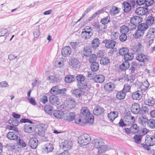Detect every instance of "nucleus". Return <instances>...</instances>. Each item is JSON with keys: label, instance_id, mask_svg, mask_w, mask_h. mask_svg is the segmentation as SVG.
<instances>
[{"label": "nucleus", "instance_id": "obj_18", "mask_svg": "<svg viewBox=\"0 0 155 155\" xmlns=\"http://www.w3.org/2000/svg\"><path fill=\"white\" fill-rule=\"evenodd\" d=\"M143 48V47L141 43H137L134 44L132 49L134 52L138 53L142 51Z\"/></svg>", "mask_w": 155, "mask_h": 155}, {"label": "nucleus", "instance_id": "obj_26", "mask_svg": "<svg viewBox=\"0 0 155 155\" xmlns=\"http://www.w3.org/2000/svg\"><path fill=\"white\" fill-rule=\"evenodd\" d=\"M118 113V112L113 111L111 112L108 115V119L111 122H113L114 120L117 117Z\"/></svg>", "mask_w": 155, "mask_h": 155}, {"label": "nucleus", "instance_id": "obj_22", "mask_svg": "<svg viewBox=\"0 0 155 155\" xmlns=\"http://www.w3.org/2000/svg\"><path fill=\"white\" fill-rule=\"evenodd\" d=\"M95 27L97 29H98V32L104 33L106 31V29L107 28V25L103 24H100L99 23H97L96 24Z\"/></svg>", "mask_w": 155, "mask_h": 155}, {"label": "nucleus", "instance_id": "obj_7", "mask_svg": "<svg viewBox=\"0 0 155 155\" xmlns=\"http://www.w3.org/2000/svg\"><path fill=\"white\" fill-rule=\"evenodd\" d=\"M137 84L138 89L140 90V91L142 92L143 94L147 90L150 85V84L147 80L143 83L138 82L137 83Z\"/></svg>", "mask_w": 155, "mask_h": 155}, {"label": "nucleus", "instance_id": "obj_1", "mask_svg": "<svg viewBox=\"0 0 155 155\" xmlns=\"http://www.w3.org/2000/svg\"><path fill=\"white\" fill-rule=\"evenodd\" d=\"M81 114L83 115L86 122L91 125L93 124L94 120V116L91 114L87 107L82 108L81 110Z\"/></svg>", "mask_w": 155, "mask_h": 155}, {"label": "nucleus", "instance_id": "obj_52", "mask_svg": "<svg viewBox=\"0 0 155 155\" xmlns=\"http://www.w3.org/2000/svg\"><path fill=\"white\" fill-rule=\"evenodd\" d=\"M75 78L73 75H69L65 78V81L67 83H70L74 81L75 80Z\"/></svg>", "mask_w": 155, "mask_h": 155}, {"label": "nucleus", "instance_id": "obj_31", "mask_svg": "<svg viewBox=\"0 0 155 155\" xmlns=\"http://www.w3.org/2000/svg\"><path fill=\"white\" fill-rule=\"evenodd\" d=\"M109 147V146L104 144L99 148H97L98 149V154H101L105 152L108 149Z\"/></svg>", "mask_w": 155, "mask_h": 155}, {"label": "nucleus", "instance_id": "obj_29", "mask_svg": "<svg viewBox=\"0 0 155 155\" xmlns=\"http://www.w3.org/2000/svg\"><path fill=\"white\" fill-rule=\"evenodd\" d=\"M144 103L145 105L150 106H152L155 104V99L152 97H149L145 100Z\"/></svg>", "mask_w": 155, "mask_h": 155}, {"label": "nucleus", "instance_id": "obj_13", "mask_svg": "<svg viewBox=\"0 0 155 155\" xmlns=\"http://www.w3.org/2000/svg\"><path fill=\"white\" fill-rule=\"evenodd\" d=\"M28 145L31 148L36 149L38 145V140L35 137L31 138L29 139Z\"/></svg>", "mask_w": 155, "mask_h": 155}, {"label": "nucleus", "instance_id": "obj_48", "mask_svg": "<svg viewBox=\"0 0 155 155\" xmlns=\"http://www.w3.org/2000/svg\"><path fill=\"white\" fill-rule=\"evenodd\" d=\"M134 58V54L131 53H127L124 56V59L126 61H128L133 59Z\"/></svg>", "mask_w": 155, "mask_h": 155}, {"label": "nucleus", "instance_id": "obj_32", "mask_svg": "<svg viewBox=\"0 0 155 155\" xmlns=\"http://www.w3.org/2000/svg\"><path fill=\"white\" fill-rule=\"evenodd\" d=\"M7 138L11 140H16L18 138V135L14 132H9L7 135Z\"/></svg>", "mask_w": 155, "mask_h": 155}, {"label": "nucleus", "instance_id": "obj_47", "mask_svg": "<svg viewBox=\"0 0 155 155\" xmlns=\"http://www.w3.org/2000/svg\"><path fill=\"white\" fill-rule=\"evenodd\" d=\"M44 110L47 113L51 115L52 114V111L53 110V108L51 105L49 104L45 106Z\"/></svg>", "mask_w": 155, "mask_h": 155}, {"label": "nucleus", "instance_id": "obj_55", "mask_svg": "<svg viewBox=\"0 0 155 155\" xmlns=\"http://www.w3.org/2000/svg\"><path fill=\"white\" fill-rule=\"evenodd\" d=\"M119 10L118 8L115 6L112 7L111 9L110 10V12L112 15H115L116 14L118 13Z\"/></svg>", "mask_w": 155, "mask_h": 155}, {"label": "nucleus", "instance_id": "obj_11", "mask_svg": "<svg viewBox=\"0 0 155 155\" xmlns=\"http://www.w3.org/2000/svg\"><path fill=\"white\" fill-rule=\"evenodd\" d=\"M145 143L147 144L152 146L155 144V137L153 136L147 135L145 137Z\"/></svg>", "mask_w": 155, "mask_h": 155}, {"label": "nucleus", "instance_id": "obj_3", "mask_svg": "<svg viewBox=\"0 0 155 155\" xmlns=\"http://www.w3.org/2000/svg\"><path fill=\"white\" fill-rule=\"evenodd\" d=\"M76 79L77 82V86L78 87L81 89H86L87 85L85 81V76L81 74L77 76Z\"/></svg>", "mask_w": 155, "mask_h": 155}, {"label": "nucleus", "instance_id": "obj_19", "mask_svg": "<svg viewBox=\"0 0 155 155\" xmlns=\"http://www.w3.org/2000/svg\"><path fill=\"white\" fill-rule=\"evenodd\" d=\"M148 12L147 8L144 7H140L136 9L135 11L136 13L138 15H144Z\"/></svg>", "mask_w": 155, "mask_h": 155}, {"label": "nucleus", "instance_id": "obj_15", "mask_svg": "<svg viewBox=\"0 0 155 155\" xmlns=\"http://www.w3.org/2000/svg\"><path fill=\"white\" fill-rule=\"evenodd\" d=\"M92 143L94 147L97 148H99L104 144L103 139L101 138L94 139L92 141Z\"/></svg>", "mask_w": 155, "mask_h": 155}, {"label": "nucleus", "instance_id": "obj_63", "mask_svg": "<svg viewBox=\"0 0 155 155\" xmlns=\"http://www.w3.org/2000/svg\"><path fill=\"white\" fill-rule=\"evenodd\" d=\"M39 26H38L35 29L33 32V35L35 38H37L40 35V28Z\"/></svg>", "mask_w": 155, "mask_h": 155}, {"label": "nucleus", "instance_id": "obj_57", "mask_svg": "<svg viewBox=\"0 0 155 155\" xmlns=\"http://www.w3.org/2000/svg\"><path fill=\"white\" fill-rule=\"evenodd\" d=\"M142 136L140 135L136 134L134 137V141L137 143L140 144L141 142Z\"/></svg>", "mask_w": 155, "mask_h": 155}, {"label": "nucleus", "instance_id": "obj_10", "mask_svg": "<svg viewBox=\"0 0 155 155\" xmlns=\"http://www.w3.org/2000/svg\"><path fill=\"white\" fill-rule=\"evenodd\" d=\"M72 145V142L69 140H66L64 142H62L60 145V147H61L64 150L68 151L71 148Z\"/></svg>", "mask_w": 155, "mask_h": 155}, {"label": "nucleus", "instance_id": "obj_25", "mask_svg": "<svg viewBox=\"0 0 155 155\" xmlns=\"http://www.w3.org/2000/svg\"><path fill=\"white\" fill-rule=\"evenodd\" d=\"M3 147L9 151H12L15 150V145L10 143H4L3 144Z\"/></svg>", "mask_w": 155, "mask_h": 155}, {"label": "nucleus", "instance_id": "obj_6", "mask_svg": "<svg viewBox=\"0 0 155 155\" xmlns=\"http://www.w3.org/2000/svg\"><path fill=\"white\" fill-rule=\"evenodd\" d=\"M64 104L68 108L72 109L75 107L76 103L74 99L71 98H67L64 101Z\"/></svg>", "mask_w": 155, "mask_h": 155}, {"label": "nucleus", "instance_id": "obj_16", "mask_svg": "<svg viewBox=\"0 0 155 155\" xmlns=\"http://www.w3.org/2000/svg\"><path fill=\"white\" fill-rule=\"evenodd\" d=\"M136 58L139 61L143 62H147L149 59V57L147 55L143 54H138Z\"/></svg>", "mask_w": 155, "mask_h": 155}, {"label": "nucleus", "instance_id": "obj_17", "mask_svg": "<svg viewBox=\"0 0 155 155\" xmlns=\"http://www.w3.org/2000/svg\"><path fill=\"white\" fill-rule=\"evenodd\" d=\"M53 145L50 143H47L44 145L42 147V151L44 153H48L51 152L53 149Z\"/></svg>", "mask_w": 155, "mask_h": 155}, {"label": "nucleus", "instance_id": "obj_24", "mask_svg": "<svg viewBox=\"0 0 155 155\" xmlns=\"http://www.w3.org/2000/svg\"><path fill=\"white\" fill-rule=\"evenodd\" d=\"M104 111V109L100 106L96 107L93 110L94 114L97 116L101 115Z\"/></svg>", "mask_w": 155, "mask_h": 155}, {"label": "nucleus", "instance_id": "obj_9", "mask_svg": "<svg viewBox=\"0 0 155 155\" xmlns=\"http://www.w3.org/2000/svg\"><path fill=\"white\" fill-rule=\"evenodd\" d=\"M102 42L105 44V47L108 48L113 49L116 44V42L113 40L106 39L103 40Z\"/></svg>", "mask_w": 155, "mask_h": 155}, {"label": "nucleus", "instance_id": "obj_44", "mask_svg": "<svg viewBox=\"0 0 155 155\" xmlns=\"http://www.w3.org/2000/svg\"><path fill=\"white\" fill-rule=\"evenodd\" d=\"M148 28V26L146 23H141L137 26V28L144 32Z\"/></svg>", "mask_w": 155, "mask_h": 155}, {"label": "nucleus", "instance_id": "obj_20", "mask_svg": "<svg viewBox=\"0 0 155 155\" xmlns=\"http://www.w3.org/2000/svg\"><path fill=\"white\" fill-rule=\"evenodd\" d=\"M84 31H83L81 33L82 38L85 40L89 39L93 35V32L91 31H87L85 29H84Z\"/></svg>", "mask_w": 155, "mask_h": 155}, {"label": "nucleus", "instance_id": "obj_46", "mask_svg": "<svg viewBox=\"0 0 155 155\" xmlns=\"http://www.w3.org/2000/svg\"><path fill=\"white\" fill-rule=\"evenodd\" d=\"M99 68L98 63L97 62H93L91 66V68L93 71H97Z\"/></svg>", "mask_w": 155, "mask_h": 155}, {"label": "nucleus", "instance_id": "obj_23", "mask_svg": "<svg viewBox=\"0 0 155 155\" xmlns=\"http://www.w3.org/2000/svg\"><path fill=\"white\" fill-rule=\"evenodd\" d=\"M105 80V77L101 74L96 75L94 78V81L98 83H103Z\"/></svg>", "mask_w": 155, "mask_h": 155}, {"label": "nucleus", "instance_id": "obj_5", "mask_svg": "<svg viewBox=\"0 0 155 155\" xmlns=\"http://www.w3.org/2000/svg\"><path fill=\"white\" fill-rule=\"evenodd\" d=\"M75 115V113L74 112H71L68 110H65L64 111L63 118L64 120L71 121L74 119Z\"/></svg>", "mask_w": 155, "mask_h": 155}, {"label": "nucleus", "instance_id": "obj_38", "mask_svg": "<svg viewBox=\"0 0 155 155\" xmlns=\"http://www.w3.org/2000/svg\"><path fill=\"white\" fill-rule=\"evenodd\" d=\"M122 6L124 8L123 10L125 12H127L130 11L131 6L128 2H124L122 3Z\"/></svg>", "mask_w": 155, "mask_h": 155}, {"label": "nucleus", "instance_id": "obj_27", "mask_svg": "<svg viewBox=\"0 0 155 155\" xmlns=\"http://www.w3.org/2000/svg\"><path fill=\"white\" fill-rule=\"evenodd\" d=\"M146 37L147 38H153L155 37V28H150L148 30Z\"/></svg>", "mask_w": 155, "mask_h": 155}, {"label": "nucleus", "instance_id": "obj_30", "mask_svg": "<svg viewBox=\"0 0 155 155\" xmlns=\"http://www.w3.org/2000/svg\"><path fill=\"white\" fill-rule=\"evenodd\" d=\"M54 116L57 118L61 119L62 117L63 118L64 115V111H62L61 110H54L53 112Z\"/></svg>", "mask_w": 155, "mask_h": 155}, {"label": "nucleus", "instance_id": "obj_42", "mask_svg": "<svg viewBox=\"0 0 155 155\" xmlns=\"http://www.w3.org/2000/svg\"><path fill=\"white\" fill-rule=\"evenodd\" d=\"M148 127L151 129L155 128V120L152 119L148 120L147 123Z\"/></svg>", "mask_w": 155, "mask_h": 155}, {"label": "nucleus", "instance_id": "obj_40", "mask_svg": "<svg viewBox=\"0 0 155 155\" xmlns=\"http://www.w3.org/2000/svg\"><path fill=\"white\" fill-rule=\"evenodd\" d=\"M100 44V41L98 38H95L92 41V47L94 48H96L98 47Z\"/></svg>", "mask_w": 155, "mask_h": 155}, {"label": "nucleus", "instance_id": "obj_58", "mask_svg": "<svg viewBox=\"0 0 155 155\" xmlns=\"http://www.w3.org/2000/svg\"><path fill=\"white\" fill-rule=\"evenodd\" d=\"M110 21V18L107 16L102 18L100 22L101 24L106 25Z\"/></svg>", "mask_w": 155, "mask_h": 155}, {"label": "nucleus", "instance_id": "obj_56", "mask_svg": "<svg viewBox=\"0 0 155 155\" xmlns=\"http://www.w3.org/2000/svg\"><path fill=\"white\" fill-rule=\"evenodd\" d=\"M129 50L127 48H123L120 49L119 51V54L121 55H124L128 52Z\"/></svg>", "mask_w": 155, "mask_h": 155}, {"label": "nucleus", "instance_id": "obj_53", "mask_svg": "<svg viewBox=\"0 0 155 155\" xmlns=\"http://www.w3.org/2000/svg\"><path fill=\"white\" fill-rule=\"evenodd\" d=\"M129 30V28L125 25H122L120 28V31L121 33L126 34L128 32Z\"/></svg>", "mask_w": 155, "mask_h": 155}, {"label": "nucleus", "instance_id": "obj_21", "mask_svg": "<svg viewBox=\"0 0 155 155\" xmlns=\"http://www.w3.org/2000/svg\"><path fill=\"white\" fill-rule=\"evenodd\" d=\"M143 93L140 90L134 92L132 94V97L134 100H139L142 97Z\"/></svg>", "mask_w": 155, "mask_h": 155}, {"label": "nucleus", "instance_id": "obj_49", "mask_svg": "<svg viewBox=\"0 0 155 155\" xmlns=\"http://www.w3.org/2000/svg\"><path fill=\"white\" fill-rule=\"evenodd\" d=\"M139 127L136 124H134L130 127L131 132L134 134L137 133L139 130Z\"/></svg>", "mask_w": 155, "mask_h": 155}, {"label": "nucleus", "instance_id": "obj_43", "mask_svg": "<svg viewBox=\"0 0 155 155\" xmlns=\"http://www.w3.org/2000/svg\"><path fill=\"white\" fill-rule=\"evenodd\" d=\"M130 65V63L128 61H125L120 65V69L123 71L126 70L129 68Z\"/></svg>", "mask_w": 155, "mask_h": 155}, {"label": "nucleus", "instance_id": "obj_39", "mask_svg": "<svg viewBox=\"0 0 155 155\" xmlns=\"http://www.w3.org/2000/svg\"><path fill=\"white\" fill-rule=\"evenodd\" d=\"M126 96L125 92L122 90L118 91L116 97L119 100H122L124 99Z\"/></svg>", "mask_w": 155, "mask_h": 155}, {"label": "nucleus", "instance_id": "obj_64", "mask_svg": "<svg viewBox=\"0 0 155 155\" xmlns=\"http://www.w3.org/2000/svg\"><path fill=\"white\" fill-rule=\"evenodd\" d=\"M120 41L121 42L125 41L127 38V36L126 34L122 33L119 37Z\"/></svg>", "mask_w": 155, "mask_h": 155}, {"label": "nucleus", "instance_id": "obj_33", "mask_svg": "<svg viewBox=\"0 0 155 155\" xmlns=\"http://www.w3.org/2000/svg\"><path fill=\"white\" fill-rule=\"evenodd\" d=\"M115 86L114 84L111 82L105 84L104 88L106 91H110L114 88Z\"/></svg>", "mask_w": 155, "mask_h": 155}, {"label": "nucleus", "instance_id": "obj_59", "mask_svg": "<svg viewBox=\"0 0 155 155\" xmlns=\"http://www.w3.org/2000/svg\"><path fill=\"white\" fill-rule=\"evenodd\" d=\"M8 123L11 124L12 125L14 126H18V124L20 123V122H19L17 120L15 119H12L8 120Z\"/></svg>", "mask_w": 155, "mask_h": 155}, {"label": "nucleus", "instance_id": "obj_8", "mask_svg": "<svg viewBox=\"0 0 155 155\" xmlns=\"http://www.w3.org/2000/svg\"><path fill=\"white\" fill-rule=\"evenodd\" d=\"M131 112L135 114H141L140 105L137 103H134L131 106L130 109Z\"/></svg>", "mask_w": 155, "mask_h": 155}, {"label": "nucleus", "instance_id": "obj_51", "mask_svg": "<svg viewBox=\"0 0 155 155\" xmlns=\"http://www.w3.org/2000/svg\"><path fill=\"white\" fill-rule=\"evenodd\" d=\"M110 62V60L107 57H102L101 58L100 60L101 64L103 65H106Z\"/></svg>", "mask_w": 155, "mask_h": 155}, {"label": "nucleus", "instance_id": "obj_12", "mask_svg": "<svg viewBox=\"0 0 155 155\" xmlns=\"http://www.w3.org/2000/svg\"><path fill=\"white\" fill-rule=\"evenodd\" d=\"M69 64L70 66L74 68H78L80 65L78 60L75 58H71L69 60Z\"/></svg>", "mask_w": 155, "mask_h": 155}, {"label": "nucleus", "instance_id": "obj_36", "mask_svg": "<svg viewBox=\"0 0 155 155\" xmlns=\"http://www.w3.org/2000/svg\"><path fill=\"white\" fill-rule=\"evenodd\" d=\"M84 55L87 57L89 56L91 54V49L90 47H86L84 48L83 51Z\"/></svg>", "mask_w": 155, "mask_h": 155}, {"label": "nucleus", "instance_id": "obj_35", "mask_svg": "<svg viewBox=\"0 0 155 155\" xmlns=\"http://www.w3.org/2000/svg\"><path fill=\"white\" fill-rule=\"evenodd\" d=\"M154 18L152 16L149 15L146 18V23L148 26L153 25L154 23Z\"/></svg>", "mask_w": 155, "mask_h": 155}, {"label": "nucleus", "instance_id": "obj_41", "mask_svg": "<svg viewBox=\"0 0 155 155\" xmlns=\"http://www.w3.org/2000/svg\"><path fill=\"white\" fill-rule=\"evenodd\" d=\"M49 100L50 102L52 104H57L58 101V97L54 95H53L50 97Z\"/></svg>", "mask_w": 155, "mask_h": 155}, {"label": "nucleus", "instance_id": "obj_34", "mask_svg": "<svg viewBox=\"0 0 155 155\" xmlns=\"http://www.w3.org/2000/svg\"><path fill=\"white\" fill-rule=\"evenodd\" d=\"M133 81V80L131 79L130 80H127V83L124 84V88L122 90L124 92H125V93L129 92L130 91L131 87L130 85L128 83H131Z\"/></svg>", "mask_w": 155, "mask_h": 155}, {"label": "nucleus", "instance_id": "obj_2", "mask_svg": "<svg viewBox=\"0 0 155 155\" xmlns=\"http://www.w3.org/2000/svg\"><path fill=\"white\" fill-rule=\"evenodd\" d=\"M91 140V137L89 135L84 134L78 137V141L79 143L81 145L85 146L90 143Z\"/></svg>", "mask_w": 155, "mask_h": 155}, {"label": "nucleus", "instance_id": "obj_61", "mask_svg": "<svg viewBox=\"0 0 155 155\" xmlns=\"http://www.w3.org/2000/svg\"><path fill=\"white\" fill-rule=\"evenodd\" d=\"M137 67V64L135 62H132L131 65L130 70V71L131 73H134Z\"/></svg>", "mask_w": 155, "mask_h": 155}, {"label": "nucleus", "instance_id": "obj_62", "mask_svg": "<svg viewBox=\"0 0 155 155\" xmlns=\"http://www.w3.org/2000/svg\"><path fill=\"white\" fill-rule=\"evenodd\" d=\"M73 93L75 95L76 97H80L83 94L80 89H77L73 91Z\"/></svg>", "mask_w": 155, "mask_h": 155}, {"label": "nucleus", "instance_id": "obj_28", "mask_svg": "<svg viewBox=\"0 0 155 155\" xmlns=\"http://www.w3.org/2000/svg\"><path fill=\"white\" fill-rule=\"evenodd\" d=\"M130 21L134 23L137 26L142 21V18L139 16H135L133 17L130 18Z\"/></svg>", "mask_w": 155, "mask_h": 155}, {"label": "nucleus", "instance_id": "obj_50", "mask_svg": "<svg viewBox=\"0 0 155 155\" xmlns=\"http://www.w3.org/2000/svg\"><path fill=\"white\" fill-rule=\"evenodd\" d=\"M105 9V8H103L102 9H100L96 12L91 17L88 19L89 21H92L93 19L95 18L97 16V15L100 13L101 12L103 11Z\"/></svg>", "mask_w": 155, "mask_h": 155}, {"label": "nucleus", "instance_id": "obj_37", "mask_svg": "<svg viewBox=\"0 0 155 155\" xmlns=\"http://www.w3.org/2000/svg\"><path fill=\"white\" fill-rule=\"evenodd\" d=\"M32 125L27 124H25L24 130V131L27 133H31L32 132L34 129L32 127Z\"/></svg>", "mask_w": 155, "mask_h": 155}, {"label": "nucleus", "instance_id": "obj_14", "mask_svg": "<svg viewBox=\"0 0 155 155\" xmlns=\"http://www.w3.org/2000/svg\"><path fill=\"white\" fill-rule=\"evenodd\" d=\"M71 48L69 46L64 47L61 50V54L63 56L66 57L69 56L71 53Z\"/></svg>", "mask_w": 155, "mask_h": 155}, {"label": "nucleus", "instance_id": "obj_54", "mask_svg": "<svg viewBox=\"0 0 155 155\" xmlns=\"http://www.w3.org/2000/svg\"><path fill=\"white\" fill-rule=\"evenodd\" d=\"M144 33V32L139 29H137L136 31L134 34V36L136 38H139L140 37L142 36Z\"/></svg>", "mask_w": 155, "mask_h": 155}, {"label": "nucleus", "instance_id": "obj_60", "mask_svg": "<svg viewBox=\"0 0 155 155\" xmlns=\"http://www.w3.org/2000/svg\"><path fill=\"white\" fill-rule=\"evenodd\" d=\"M94 71H92L88 72L87 73L86 76L91 80L92 79L94 80V78L95 77V76L96 75Z\"/></svg>", "mask_w": 155, "mask_h": 155}, {"label": "nucleus", "instance_id": "obj_4", "mask_svg": "<svg viewBox=\"0 0 155 155\" xmlns=\"http://www.w3.org/2000/svg\"><path fill=\"white\" fill-rule=\"evenodd\" d=\"M47 128V125L44 124H41L37 125L36 129V134L39 136H42L45 134V130Z\"/></svg>", "mask_w": 155, "mask_h": 155}, {"label": "nucleus", "instance_id": "obj_45", "mask_svg": "<svg viewBox=\"0 0 155 155\" xmlns=\"http://www.w3.org/2000/svg\"><path fill=\"white\" fill-rule=\"evenodd\" d=\"M148 120L147 118L144 115L141 116L138 118V121L139 123L141 124H145L147 123Z\"/></svg>", "mask_w": 155, "mask_h": 155}]
</instances>
